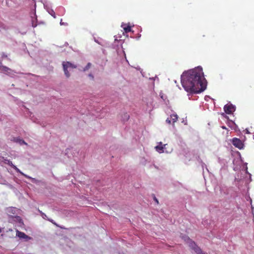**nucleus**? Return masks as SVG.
Here are the masks:
<instances>
[{
  "instance_id": "obj_1",
  "label": "nucleus",
  "mask_w": 254,
  "mask_h": 254,
  "mask_svg": "<svg viewBox=\"0 0 254 254\" xmlns=\"http://www.w3.org/2000/svg\"><path fill=\"white\" fill-rule=\"evenodd\" d=\"M181 83L185 90L190 93H198L206 88L207 81L201 67H197L183 72Z\"/></svg>"
},
{
  "instance_id": "obj_2",
  "label": "nucleus",
  "mask_w": 254,
  "mask_h": 254,
  "mask_svg": "<svg viewBox=\"0 0 254 254\" xmlns=\"http://www.w3.org/2000/svg\"><path fill=\"white\" fill-rule=\"evenodd\" d=\"M62 64L64 74L66 77H69L70 75L69 71H68V68H76V66L69 62H64Z\"/></svg>"
},
{
  "instance_id": "obj_3",
  "label": "nucleus",
  "mask_w": 254,
  "mask_h": 254,
  "mask_svg": "<svg viewBox=\"0 0 254 254\" xmlns=\"http://www.w3.org/2000/svg\"><path fill=\"white\" fill-rule=\"evenodd\" d=\"M187 240L189 241V246L194 251L196 254H207L206 253L203 252L200 248L197 246L195 243L192 241L189 238H187Z\"/></svg>"
},
{
  "instance_id": "obj_4",
  "label": "nucleus",
  "mask_w": 254,
  "mask_h": 254,
  "mask_svg": "<svg viewBox=\"0 0 254 254\" xmlns=\"http://www.w3.org/2000/svg\"><path fill=\"white\" fill-rule=\"evenodd\" d=\"M232 143L233 145L239 149H242L244 148V143L239 138H234L232 139Z\"/></svg>"
},
{
  "instance_id": "obj_5",
  "label": "nucleus",
  "mask_w": 254,
  "mask_h": 254,
  "mask_svg": "<svg viewBox=\"0 0 254 254\" xmlns=\"http://www.w3.org/2000/svg\"><path fill=\"white\" fill-rule=\"evenodd\" d=\"M224 111L226 114H231L235 110V107L232 105H226L224 107Z\"/></svg>"
},
{
  "instance_id": "obj_6",
  "label": "nucleus",
  "mask_w": 254,
  "mask_h": 254,
  "mask_svg": "<svg viewBox=\"0 0 254 254\" xmlns=\"http://www.w3.org/2000/svg\"><path fill=\"white\" fill-rule=\"evenodd\" d=\"M4 163L10 166H11L12 168H13L17 172L20 173L22 175H24L20 171V170L15 165L13 164L12 162L10 161L9 160L5 159L4 160Z\"/></svg>"
},
{
  "instance_id": "obj_7",
  "label": "nucleus",
  "mask_w": 254,
  "mask_h": 254,
  "mask_svg": "<svg viewBox=\"0 0 254 254\" xmlns=\"http://www.w3.org/2000/svg\"><path fill=\"white\" fill-rule=\"evenodd\" d=\"M166 144H162L161 142H159V144L155 147L156 150L161 153L164 152L163 149Z\"/></svg>"
},
{
  "instance_id": "obj_8",
  "label": "nucleus",
  "mask_w": 254,
  "mask_h": 254,
  "mask_svg": "<svg viewBox=\"0 0 254 254\" xmlns=\"http://www.w3.org/2000/svg\"><path fill=\"white\" fill-rule=\"evenodd\" d=\"M16 236L21 239H26L28 237L24 233L20 232L18 230L16 232Z\"/></svg>"
},
{
  "instance_id": "obj_9",
  "label": "nucleus",
  "mask_w": 254,
  "mask_h": 254,
  "mask_svg": "<svg viewBox=\"0 0 254 254\" xmlns=\"http://www.w3.org/2000/svg\"><path fill=\"white\" fill-rule=\"evenodd\" d=\"M122 27L124 29L126 33H128L131 31V26L129 25H127V24H124L122 25Z\"/></svg>"
},
{
  "instance_id": "obj_10",
  "label": "nucleus",
  "mask_w": 254,
  "mask_h": 254,
  "mask_svg": "<svg viewBox=\"0 0 254 254\" xmlns=\"http://www.w3.org/2000/svg\"><path fill=\"white\" fill-rule=\"evenodd\" d=\"M171 118L172 120L173 123H174L177 121L178 117L177 115L172 114L171 115Z\"/></svg>"
},
{
  "instance_id": "obj_11",
  "label": "nucleus",
  "mask_w": 254,
  "mask_h": 254,
  "mask_svg": "<svg viewBox=\"0 0 254 254\" xmlns=\"http://www.w3.org/2000/svg\"><path fill=\"white\" fill-rule=\"evenodd\" d=\"M1 70L3 72H8V71L10 70V69L5 66H1Z\"/></svg>"
},
{
  "instance_id": "obj_12",
  "label": "nucleus",
  "mask_w": 254,
  "mask_h": 254,
  "mask_svg": "<svg viewBox=\"0 0 254 254\" xmlns=\"http://www.w3.org/2000/svg\"><path fill=\"white\" fill-rule=\"evenodd\" d=\"M91 64L90 63H88L87 65L84 67L83 71H85L87 70L88 69H89L91 67Z\"/></svg>"
},
{
  "instance_id": "obj_13",
  "label": "nucleus",
  "mask_w": 254,
  "mask_h": 254,
  "mask_svg": "<svg viewBox=\"0 0 254 254\" xmlns=\"http://www.w3.org/2000/svg\"><path fill=\"white\" fill-rule=\"evenodd\" d=\"M17 142H19V143L20 144H27V143L24 141V140H23V139H17Z\"/></svg>"
},
{
  "instance_id": "obj_14",
  "label": "nucleus",
  "mask_w": 254,
  "mask_h": 254,
  "mask_svg": "<svg viewBox=\"0 0 254 254\" xmlns=\"http://www.w3.org/2000/svg\"><path fill=\"white\" fill-rule=\"evenodd\" d=\"M60 24L61 25H65L67 26L68 25L67 23H64L62 22V19L61 20Z\"/></svg>"
},
{
  "instance_id": "obj_15",
  "label": "nucleus",
  "mask_w": 254,
  "mask_h": 254,
  "mask_svg": "<svg viewBox=\"0 0 254 254\" xmlns=\"http://www.w3.org/2000/svg\"><path fill=\"white\" fill-rule=\"evenodd\" d=\"M153 199L155 201V202L158 204L159 203V201L158 200V199L156 198V197L154 195V197H153Z\"/></svg>"
},
{
  "instance_id": "obj_16",
  "label": "nucleus",
  "mask_w": 254,
  "mask_h": 254,
  "mask_svg": "<svg viewBox=\"0 0 254 254\" xmlns=\"http://www.w3.org/2000/svg\"><path fill=\"white\" fill-rule=\"evenodd\" d=\"M166 123H167L169 124H170L171 123V120L168 118L166 120Z\"/></svg>"
},
{
  "instance_id": "obj_17",
  "label": "nucleus",
  "mask_w": 254,
  "mask_h": 254,
  "mask_svg": "<svg viewBox=\"0 0 254 254\" xmlns=\"http://www.w3.org/2000/svg\"><path fill=\"white\" fill-rule=\"evenodd\" d=\"M89 76L92 79H93L94 77L92 74H89Z\"/></svg>"
},
{
  "instance_id": "obj_18",
  "label": "nucleus",
  "mask_w": 254,
  "mask_h": 254,
  "mask_svg": "<svg viewBox=\"0 0 254 254\" xmlns=\"http://www.w3.org/2000/svg\"><path fill=\"white\" fill-rule=\"evenodd\" d=\"M10 210L12 211V208H8V209H7V211H8V212H10Z\"/></svg>"
},
{
  "instance_id": "obj_19",
  "label": "nucleus",
  "mask_w": 254,
  "mask_h": 254,
  "mask_svg": "<svg viewBox=\"0 0 254 254\" xmlns=\"http://www.w3.org/2000/svg\"><path fill=\"white\" fill-rule=\"evenodd\" d=\"M32 26L35 27L36 26V24H34L33 23H32Z\"/></svg>"
},
{
  "instance_id": "obj_20",
  "label": "nucleus",
  "mask_w": 254,
  "mask_h": 254,
  "mask_svg": "<svg viewBox=\"0 0 254 254\" xmlns=\"http://www.w3.org/2000/svg\"><path fill=\"white\" fill-rule=\"evenodd\" d=\"M1 64V63H0V64ZM1 66H2V65H0V69H1Z\"/></svg>"
},
{
  "instance_id": "obj_21",
  "label": "nucleus",
  "mask_w": 254,
  "mask_h": 254,
  "mask_svg": "<svg viewBox=\"0 0 254 254\" xmlns=\"http://www.w3.org/2000/svg\"><path fill=\"white\" fill-rule=\"evenodd\" d=\"M1 229L0 228V233H1Z\"/></svg>"
}]
</instances>
